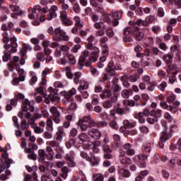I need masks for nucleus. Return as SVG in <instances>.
<instances>
[{
  "label": "nucleus",
  "instance_id": "nucleus-1",
  "mask_svg": "<svg viewBox=\"0 0 181 181\" xmlns=\"http://www.w3.org/2000/svg\"><path fill=\"white\" fill-rule=\"evenodd\" d=\"M28 111H30L31 112H35V100L29 101L28 99L23 100L22 110L18 114V117L21 119H28V124L33 128V125H37L35 122L36 119L32 117V114Z\"/></svg>",
  "mask_w": 181,
  "mask_h": 181
},
{
  "label": "nucleus",
  "instance_id": "nucleus-2",
  "mask_svg": "<svg viewBox=\"0 0 181 181\" xmlns=\"http://www.w3.org/2000/svg\"><path fill=\"white\" fill-rule=\"evenodd\" d=\"M47 147L46 151L49 153L48 156L49 160H53V153H56L55 158L56 159H63V156L60 152H64L63 147H60V144L56 141V140L48 141L46 143Z\"/></svg>",
  "mask_w": 181,
  "mask_h": 181
},
{
  "label": "nucleus",
  "instance_id": "nucleus-3",
  "mask_svg": "<svg viewBox=\"0 0 181 181\" xmlns=\"http://www.w3.org/2000/svg\"><path fill=\"white\" fill-rule=\"evenodd\" d=\"M100 97L102 99L110 98L109 100H106L103 103L104 108L108 110L114 105V103H117V97L115 91H104L100 94Z\"/></svg>",
  "mask_w": 181,
  "mask_h": 181
},
{
  "label": "nucleus",
  "instance_id": "nucleus-4",
  "mask_svg": "<svg viewBox=\"0 0 181 181\" xmlns=\"http://www.w3.org/2000/svg\"><path fill=\"white\" fill-rule=\"evenodd\" d=\"M91 62H93V59L90 55V51L85 49L81 53L77 67L79 70H82L84 66L90 67L91 66Z\"/></svg>",
  "mask_w": 181,
  "mask_h": 181
},
{
  "label": "nucleus",
  "instance_id": "nucleus-5",
  "mask_svg": "<svg viewBox=\"0 0 181 181\" xmlns=\"http://www.w3.org/2000/svg\"><path fill=\"white\" fill-rule=\"evenodd\" d=\"M163 162H170V164L173 168L176 165L178 166H181V156L176 153H170L168 154V156H163L162 157Z\"/></svg>",
  "mask_w": 181,
  "mask_h": 181
},
{
  "label": "nucleus",
  "instance_id": "nucleus-6",
  "mask_svg": "<svg viewBox=\"0 0 181 181\" xmlns=\"http://www.w3.org/2000/svg\"><path fill=\"white\" fill-rule=\"evenodd\" d=\"M1 158L4 159V161L2 158H0V173H2L6 169H9L11 163L13 162L12 159L8 158V153H3Z\"/></svg>",
  "mask_w": 181,
  "mask_h": 181
},
{
  "label": "nucleus",
  "instance_id": "nucleus-7",
  "mask_svg": "<svg viewBox=\"0 0 181 181\" xmlns=\"http://www.w3.org/2000/svg\"><path fill=\"white\" fill-rule=\"evenodd\" d=\"M180 105V102L176 100L173 102V106L168 105V103L165 100H161L160 103V106L163 110H166L167 111H170V112H173V114H176V108Z\"/></svg>",
  "mask_w": 181,
  "mask_h": 181
},
{
  "label": "nucleus",
  "instance_id": "nucleus-8",
  "mask_svg": "<svg viewBox=\"0 0 181 181\" xmlns=\"http://www.w3.org/2000/svg\"><path fill=\"white\" fill-rule=\"evenodd\" d=\"M161 125L163 127V131L161 132L160 139L166 142V141H169V139L172 138V133L168 132V123L166 121H161Z\"/></svg>",
  "mask_w": 181,
  "mask_h": 181
},
{
  "label": "nucleus",
  "instance_id": "nucleus-9",
  "mask_svg": "<svg viewBox=\"0 0 181 181\" xmlns=\"http://www.w3.org/2000/svg\"><path fill=\"white\" fill-rule=\"evenodd\" d=\"M44 98L45 104H50V101H52V103L59 101L60 100V95L57 93L52 91L51 93L49 92V95H45Z\"/></svg>",
  "mask_w": 181,
  "mask_h": 181
},
{
  "label": "nucleus",
  "instance_id": "nucleus-10",
  "mask_svg": "<svg viewBox=\"0 0 181 181\" xmlns=\"http://www.w3.org/2000/svg\"><path fill=\"white\" fill-rule=\"evenodd\" d=\"M54 35H55L57 40H69V35H67L64 30L60 29V28L54 29Z\"/></svg>",
  "mask_w": 181,
  "mask_h": 181
},
{
  "label": "nucleus",
  "instance_id": "nucleus-11",
  "mask_svg": "<svg viewBox=\"0 0 181 181\" xmlns=\"http://www.w3.org/2000/svg\"><path fill=\"white\" fill-rule=\"evenodd\" d=\"M17 39L16 37H13L12 38H11L10 42H11V45L7 44V45H4V49H6V50H9L11 53H16L17 52V47H18V42H16Z\"/></svg>",
  "mask_w": 181,
  "mask_h": 181
},
{
  "label": "nucleus",
  "instance_id": "nucleus-12",
  "mask_svg": "<svg viewBox=\"0 0 181 181\" xmlns=\"http://www.w3.org/2000/svg\"><path fill=\"white\" fill-rule=\"evenodd\" d=\"M127 167H121V165L118 166V175H119V179H128V177H131V172L128 168H126Z\"/></svg>",
  "mask_w": 181,
  "mask_h": 181
},
{
  "label": "nucleus",
  "instance_id": "nucleus-13",
  "mask_svg": "<svg viewBox=\"0 0 181 181\" xmlns=\"http://www.w3.org/2000/svg\"><path fill=\"white\" fill-rule=\"evenodd\" d=\"M16 70H18V77L14 78L13 81L15 84H19L21 81H25V70L23 69H21V66L19 64L16 65Z\"/></svg>",
  "mask_w": 181,
  "mask_h": 181
},
{
  "label": "nucleus",
  "instance_id": "nucleus-14",
  "mask_svg": "<svg viewBox=\"0 0 181 181\" xmlns=\"http://www.w3.org/2000/svg\"><path fill=\"white\" fill-rule=\"evenodd\" d=\"M75 155L76 153L74 151H70L64 156V159L66 161H67L69 168H74L76 166V162H74Z\"/></svg>",
  "mask_w": 181,
  "mask_h": 181
},
{
  "label": "nucleus",
  "instance_id": "nucleus-15",
  "mask_svg": "<svg viewBox=\"0 0 181 181\" xmlns=\"http://www.w3.org/2000/svg\"><path fill=\"white\" fill-rule=\"evenodd\" d=\"M119 161L123 167L129 166V165L132 164V160L129 157H127L124 153H120Z\"/></svg>",
  "mask_w": 181,
  "mask_h": 181
},
{
  "label": "nucleus",
  "instance_id": "nucleus-16",
  "mask_svg": "<svg viewBox=\"0 0 181 181\" xmlns=\"http://www.w3.org/2000/svg\"><path fill=\"white\" fill-rule=\"evenodd\" d=\"M60 20L65 26H71L73 21L67 17V11H64L61 12Z\"/></svg>",
  "mask_w": 181,
  "mask_h": 181
},
{
  "label": "nucleus",
  "instance_id": "nucleus-17",
  "mask_svg": "<svg viewBox=\"0 0 181 181\" xmlns=\"http://www.w3.org/2000/svg\"><path fill=\"white\" fill-rule=\"evenodd\" d=\"M10 9L13 12L11 14V18L13 19H18V15H22L23 12L21 10V8L16 5L10 4Z\"/></svg>",
  "mask_w": 181,
  "mask_h": 181
},
{
  "label": "nucleus",
  "instance_id": "nucleus-18",
  "mask_svg": "<svg viewBox=\"0 0 181 181\" xmlns=\"http://www.w3.org/2000/svg\"><path fill=\"white\" fill-rule=\"evenodd\" d=\"M77 139L78 145H79V148H83V144L88 141V135L87 134L82 132L78 134Z\"/></svg>",
  "mask_w": 181,
  "mask_h": 181
},
{
  "label": "nucleus",
  "instance_id": "nucleus-19",
  "mask_svg": "<svg viewBox=\"0 0 181 181\" xmlns=\"http://www.w3.org/2000/svg\"><path fill=\"white\" fill-rule=\"evenodd\" d=\"M63 138H66V132H64L63 127L59 126L57 127V131L56 132V140L62 142Z\"/></svg>",
  "mask_w": 181,
  "mask_h": 181
},
{
  "label": "nucleus",
  "instance_id": "nucleus-20",
  "mask_svg": "<svg viewBox=\"0 0 181 181\" xmlns=\"http://www.w3.org/2000/svg\"><path fill=\"white\" fill-rule=\"evenodd\" d=\"M90 58H92V62H96L97 59L100 56V48L98 47H93L90 49Z\"/></svg>",
  "mask_w": 181,
  "mask_h": 181
},
{
  "label": "nucleus",
  "instance_id": "nucleus-21",
  "mask_svg": "<svg viewBox=\"0 0 181 181\" xmlns=\"http://www.w3.org/2000/svg\"><path fill=\"white\" fill-rule=\"evenodd\" d=\"M88 135H90L93 139H100L101 138V132L97 129H89Z\"/></svg>",
  "mask_w": 181,
  "mask_h": 181
},
{
  "label": "nucleus",
  "instance_id": "nucleus-22",
  "mask_svg": "<svg viewBox=\"0 0 181 181\" xmlns=\"http://www.w3.org/2000/svg\"><path fill=\"white\" fill-rule=\"evenodd\" d=\"M59 11V8L56 6H53L49 11V14L47 15V21H52L54 18H57V12Z\"/></svg>",
  "mask_w": 181,
  "mask_h": 181
},
{
  "label": "nucleus",
  "instance_id": "nucleus-23",
  "mask_svg": "<svg viewBox=\"0 0 181 181\" xmlns=\"http://www.w3.org/2000/svg\"><path fill=\"white\" fill-rule=\"evenodd\" d=\"M46 158L48 160L49 158H50V156H49V153H46V151L44 149H40L38 150V160L39 162L43 163L45 160H46Z\"/></svg>",
  "mask_w": 181,
  "mask_h": 181
},
{
  "label": "nucleus",
  "instance_id": "nucleus-24",
  "mask_svg": "<svg viewBox=\"0 0 181 181\" xmlns=\"http://www.w3.org/2000/svg\"><path fill=\"white\" fill-rule=\"evenodd\" d=\"M153 19V17H152L151 16H148L146 18V21H144L142 19H139L136 22V25L137 26H149V25H151V23L149 22H152V20Z\"/></svg>",
  "mask_w": 181,
  "mask_h": 181
},
{
  "label": "nucleus",
  "instance_id": "nucleus-25",
  "mask_svg": "<svg viewBox=\"0 0 181 181\" xmlns=\"http://www.w3.org/2000/svg\"><path fill=\"white\" fill-rule=\"evenodd\" d=\"M61 95L64 97L65 101L70 102L73 100V95H76V92L74 91H62Z\"/></svg>",
  "mask_w": 181,
  "mask_h": 181
},
{
  "label": "nucleus",
  "instance_id": "nucleus-26",
  "mask_svg": "<svg viewBox=\"0 0 181 181\" xmlns=\"http://www.w3.org/2000/svg\"><path fill=\"white\" fill-rule=\"evenodd\" d=\"M124 149L125 153L128 156H134L135 155V150L132 148V145L131 144L127 143L124 145Z\"/></svg>",
  "mask_w": 181,
  "mask_h": 181
},
{
  "label": "nucleus",
  "instance_id": "nucleus-27",
  "mask_svg": "<svg viewBox=\"0 0 181 181\" xmlns=\"http://www.w3.org/2000/svg\"><path fill=\"white\" fill-rule=\"evenodd\" d=\"M83 121L88 123L89 128H95L97 127V122H95V120L91 116H84Z\"/></svg>",
  "mask_w": 181,
  "mask_h": 181
},
{
  "label": "nucleus",
  "instance_id": "nucleus-28",
  "mask_svg": "<svg viewBox=\"0 0 181 181\" xmlns=\"http://www.w3.org/2000/svg\"><path fill=\"white\" fill-rule=\"evenodd\" d=\"M65 145L67 149H71L73 145L75 146V148H78V149H80V145H78V141H77V139H69L66 142Z\"/></svg>",
  "mask_w": 181,
  "mask_h": 181
},
{
  "label": "nucleus",
  "instance_id": "nucleus-29",
  "mask_svg": "<svg viewBox=\"0 0 181 181\" xmlns=\"http://www.w3.org/2000/svg\"><path fill=\"white\" fill-rule=\"evenodd\" d=\"M143 80H144L145 84H146V86H148V90L153 91V90H155V85H153L151 83V77L149 76L145 75L143 77Z\"/></svg>",
  "mask_w": 181,
  "mask_h": 181
},
{
  "label": "nucleus",
  "instance_id": "nucleus-30",
  "mask_svg": "<svg viewBox=\"0 0 181 181\" xmlns=\"http://www.w3.org/2000/svg\"><path fill=\"white\" fill-rule=\"evenodd\" d=\"M133 35L134 36V39L136 40H138V42H141V40H144V33L139 31V28H138V27H136L134 28V31L133 33Z\"/></svg>",
  "mask_w": 181,
  "mask_h": 181
},
{
  "label": "nucleus",
  "instance_id": "nucleus-31",
  "mask_svg": "<svg viewBox=\"0 0 181 181\" xmlns=\"http://www.w3.org/2000/svg\"><path fill=\"white\" fill-rule=\"evenodd\" d=\"M86 122L84 121V117L82 119H80L77 122L78 128H80L82 132H86V131L88 129V126L86 124Z\"/></svg>",
  "mask_w": 181,
  "mask_h": 181
},
{
  "label": "nucleus",
  "instance_id": "nucleus-32",
  "mask_svg": "<svg viewBox=\"0 0 181 181\" xmlns=\"http://www.w3.org/2000/svg\"><path fill=\"white\" fill-rule=\"evenodd\" d=\"M95 37L94 35H90L88 39H87V42H85V47L87 49H91L94 47V44L93 42H94V40Z\"/></svg>",
  "mask_w": 181,
  "mask_h": 181
},
{
  "label": "nucleus",
  "instance_id": "nucleus-33",
  "mask_svg": "<svg viewBox=\"0 0 181 181\" xmlns=\"http://www.w3.org/2000/svg\"><path fill=\"white\" fill-rule=\"evenodd\" d=\"M117 112L119 115H127V114H129V112H131V108L126 105L124 108H117Z\"/></svg>",
  "mask_w": 181,
  "mask_h": 181
},
{
  "label": "nucleus",
  "instance_id": "nucleus-34",
  "mask_svg": "<svg viewBox=\"0 0 181 181\" xmlns=\"http://www.w3.org/2000/svg\"><path fill=\"white\" fill-rule=\"evenodd\" d=\"M142 151L146 155H149V153H151V151H152V144L148 142L143 145Z\"/></svg>",
  "mask_w": 181,
  "mask_h": 181
},
{
  "label": "nucleus",
  "instance_id": "nucleus-35",
  "mask_svg": "<svg viewBox=\"0 0 181 181\" xmlns=\"http://www.w3.org/2000/svg\"><path fill=\"white\" fill-rule=\"evenodd\" d=\"M79 86L78 88V91H81V90H87L88 88V83L86 81L81 79L79 81Z\"/></svg>",
  "mask_w": 181,
  "mask_h": 181
},
{
  "label": "nucleus",
  "instance_id": "nucleus-36",
  "mask_svg": "<svg viewBox=\"0 0 181 181\" xmlns=\"http://www.w3.org/2000/svg\"><path fill=\"white\" fill-rule=\"evenodd\" d=\"M164 118L165 119H167L168 122H173V124H177V120L176 119H174L173 117H172V115L169 112H165L164 114Z\"/></svg>",
  "mask_w": 181,
  "mask_h": 181
},
{
  "label": "nucleus",
  "instance_id": "nucleus-37",
  "mask_svg": "<svg viewBox=\"0 0 181 181\" xmlns=\"http://www.w3.org/2000/svg\"><path fill=\"white\" fill-rule=\"evenodd\" d=\"M45 129L49 132H53V120L52 119H47V124L45 126Z\"/></svg>",
  "mask_w": 181,
  "mask_h": 181
},
{
  "label": "nucleus",
  "instance_id": "nucleus-38",
  "mask_svg": "<svg viewBox=\"0 0 181 181\" xmlns=\"http://www.w3.org/2000/svg\"><path fill=\"white\" fill-rule=\"evenodd\" d=\"M13 28V23L8 22L7 23H3L1 25V30L4 32H6L7 30H11Z\"/></svg>",
  "mask_w": 181,
  "mask_h": 181
},
{
  "label": "nucleus",
  "instance_id": "nucleus-39",
  "mask_svg": "<svg viewBox=\"0 0 181 181\" xmlns=\"http://www.w3.org/2000/svg\"><path fill=\"white\" fill-rule=\"evenodd\" d=\"M66 58L68 59V63L72 66H74L77 61L76 60V57L71 54L66 53Z\"/></svg>",
  "mask_w": 181,
  "mask_h": 181
},
{
  "label": "nucleus",
  "instance_id": "nucleus-40",
  "mask_svg": "<svg viewBox=\"0 0 181 181\" xmlns=\"http://www.w3.org/2000/svg\"><path fill=\"white\" fill-rule=\"evenodd\" d=\"M163 60L165 62V64H170L173 62V57L170 54H166L163 55Z\"/></svg>",
  "mask_w": 181,
  "mask_h": 181
},
{
  "label": "nucleus",
  "instance_id": "nucleus-41",
  "mask_svg": "<svg viewBox=\"0 0 181 181\" xmlns=\"http://www.w3.org/2000/svg\"><path fill=\"white\" fill-rule=\"evenodd\" d=\"M73 119V116L72 115H67L66 116V120L64 122L63 127L64 128H69L70 127V121Z\"/></svg>",
  "mask_w": 181,
  "mask_h": 181
},
{
  "label": "nucleus",
  "instance_id": "nucleus-42",
  "mask_svg": "<svg viewBox=\"0 0 181 181\" xmlns=\"http://www.w3.org/2000/svg\"><path fill=\"white\" fill-rule=\"evenodd\" d=\"M3 57H2V60L4 62H8V60H11L12 59V57L11 56V53H8V52H6V50H4L3 52Z\"/></svg>",
  "mask_w": 181,
  "mask_h": 181
},
{
  "label": "nucleus",
  "instance_id": "nucleus-43",
  "mask_svg": "<svg viewBox=\"0 0 181 181\" xmlns=\"http://www.w3.org/2000/svg\"><path fill=\"white\" fill-rule=\"evenodd\" d=\"M169 5H175L178 9L181 8V0H168Z\"/></svg>",
  "mask_w": 181,
  "mask_h": 181
},
{
  "label": "nucleus",
  "instance_id": "nucleus-44",
  "mask_svg": "<svg viewBox=\"0 0 181 181\" xmlns=\"http://www.w3.org/2000/svg\"><path fill=\"white\" fill-rule=\"evenodd\" d=\"M52 120L55 124H60V122H62V115L60 113L54 115L52 116Z\"/></svg>",
  "mask_w": 181,
  "mask_h": 181
},
{
  "label": "nucleus",
  "instance_id": "nucleus-45",
  "mask_svg": "<svg viewBox=\"0 0 181 181\" xmlns=\"http://www.w3.org/2000/svg\"><path fill=\"white\" fill-rule=\"evenodd\" d=\"M80 78H81V72H76L74 74V83L78 84L80 83Z\"/></svg>",
  "mask_w": 181,
  "mask_h": 181
},
{
  "label": "nucleus",
  "instance_id": "nucleus-46",
  "mask_svg": "<svg viewBox=\"0 0 181 181\" xmlns=\"http://www.w3.org/2000/svg\"><path fill=\"white\" fill-rule=\"evenodd\" d=\"M93 179V181H104V175L101 173L94 174Z\"/></svg>",
  "mask_w": 181,
  "mask_h": 181
},
{
  "label": "nucleus",
  "instance_id": "nucleus-47",
  "mask_svg": "<svg viewBox=\"0 0 181 181\" xmlns=\"http://www.w3.org/2000/svg\"><path fill=\"white\" fill-rule=\"evenodd\" d=\"M139 77H140L139 74L136 73V74H134L133 75H130L129 76V80L131 83H135L136 81H137Z\"/></svg>",
  "mask_w": 181,
  "mask_h": 181
},
{
  "label": "nucleus",
  "instance_id": "nucleus-48",
  "mask_svg": "<svg viewBox=\"0 0 181 181\" xmlns=\"http://www.w3.org/2000/svg\"><path fill=\"white\" fill-rule=\"evenodd\" d=\"M123 124L129 129H131V128H134V127H135V123L129 122V120L127 119L123 121Z\"/></svg>",
  "mask_w": 181,
  "mask_h": 181
},
{
  "label": "nucleus",
  "instance_id": "nucleus-49",
  "mask_svg": "<svg viewBox=\"0 0 181 181\" xmlns=\"http://www.w3.org/2000/svg\"><path fill=\"white\" fill-rule=\"evenodd\" d=\"M74 21L75 22L76 26L78 28H83L84 25H83V23H81V20L80 19V17L78 16H75L74 18Z\"/></svg>",
  "mask_w": 181,
  "mask_h": 181
},
{
  "label": "nucleus",
  "instance_id": "nucleus-50",
  "mask_svg": "<svg viewBox=\"0 0 181 181\" xmlns=\"http://www.w3.org/2000/svg\"><path fill=\"white\" fill-rule=\"evenodd\" d=\"M113 139L117 144V146L119 148L121 146V136H119L118 134H114Z\"/></svg>",
  "mask_w": 181,
  "mask_h": 181
},
{
  "label": "nucleus",
  "instance_id": "nucleus-51",
  "mask_svg": "<svg viewBox=\"0 0 181 181\" xmlns=\"http://www.w3.org/2000/svg\"><path fill=\"white\" fill-rule=\"evenodd\" d=\"M112 16L114 19L119 21L122 18V12L121 11H115L112 13Z\"/></svg>",
  "mask_w": 181,
  "mask_h": 181
},
{
  "label": "nucleus",
  "instance_id": "nucleus-52",
  "mask_svg": "<svg viewBox=\"0 0 181 181\" xmlns=\"http://www.w3.org/2000/svg\"><path fill=\"white\" fill-rule=\"evenodd\" d=\"M95 12H98V13H101V15H104L105 13V10L101 5L98 4L97 6L94 7Z\"/></svg>",
  "mask_w": 181,
  "mask_h": 181
},
{
  "label": "nucleus",
  "instance_id": "nucleus-53",
  "mask_svg": "<svg viewBox=\"0 0 181 181\" xmlns=\"http://www.w3.org/2000/svg\"><path fill=\"white\" fill-rule=\"evenodd\" d=\"M34 129V132L35 134H43V132L45 131L44 128H41L37 124L33 125V127Z\"/></svg>",
  "mask_w": 181,
  "mask_h": 181
},
{
  "label": "nucleus",
  "instance_id": "nucleus-54",
  "mask_svg": "<svg viewBox=\"0 0 181 181\" xmlns=\"http://www.w3.org/2000/svg\"><path fill=\"white\" fill-rule=\"evenodd\" d=\"M108 54H109L108 49H104L102 51V56L100 57L99 59L107 62V57H108Z\"/></svg>",
  "mask_w": 181,
  "mask_h": 181
},
{
  "label": "nucleus",
  "instance_id": "nucleus-55",
  "mask_svg": "<svg viewBox=\"0 0 181 181\" xmlns=\"http://www.w3.org/2000/svg\"><path fill=\"white\" fill-rule=\"evenodd\" d=\"M52 132L45 131L42 134L43 138L45 139H52L53 138V134L51 133Z\"/></svg>",
  "mask_w": 181,
  "mask_h": 181
},
{
  "label": "nucleus",
  "instance_id": "nucleus-56",
  "mask_svg": "<svg viewBox=\"0 0 181 181\" xmlns=\"http://www.w3.org/2000/svg\"><path fill=\"white\" fill-rule=\"evenodd\" d=\"M81 95L83 98H87L88 97V92L87 91H82L81 92V95H79L78 96H77L76 99L78 101H81V100H83L81 98Z\"/></svg>",
  "mask_w": 181,
  "mask_h": 181
},
{
  "label": "nucleus",
  "instance_id": "nucleus-57",
  "mask_svg": "<svg viewBox=\"0 0 181 181\" xmlns=\"http://www.w3.org/2000/svg\"><path fill=\"white\" fill-rule=\"evenodd\" d=\"M9 175H11V170H6V175L5 174H1L0 176V180H6L7 179H9Z\"/></svg>",
  "mask_w": 181,
  "mask_h": 181
},
{
  "label": "nucleus",
  "instance_id": "nucleus-58",
  "mask_svg": "<svg viewBox=\"0 0 181 181\" xmlns=\"http://www.w3.org/2000/svg\"><path fill=\"white\" fill-rule=\"evenodd\" d=\"M73 9L75 13H80L81 12V8H80V4H78V3H75L74 4Z\"/></svg>",
  "mask_w": 181,
  "mask_h": 181
},
{
  "label": "nucleus",
  "instance_id": "nucleus-59",
  "mask_svg": "<svg viewBox=\"0 0 181 181\" xmlns=\"http://www.w3.org/2000/svg\"><path fill=\"white\" fill-rule=\"evenodd\" d=\"M158 121H159V118H158V117H151L147 118V122H148V124H155V122H158Z\"/></svg>",
  "mask_w": 181,
  "mask_h": 181
},
{
  "label": "nucleus",
  "instance_id": "nucleus-60",
  "mask_svg": "<svg viewBox=\"0 0 181 181\" xmlns=\"http://www.w3.org/2000/svg\"><path fill=\"white\" fill-rule=\"evenodd\" d=\"M36 57L38 59V60H40V62H45V60H46V58H45V54H43V52H37Z\"/></svg>",
  "mask_w": 181,
  "mask_h": 181
},
{
  "label": "nucleus",
  "instance_id": "nucleus-61",
  "mask_svg": "<svg viewBox=\"0 0 181 181\" xmlns=\"http://www.w3.org/2000/svg\"><path fill=\"white\" fill-rule=\"evenodd\" d=\"M176 100V95L174 94L168 95L167 96V103H171Z\"/></svg>",
  "mask_w": 181,
  "mask_h": 181
},
{
  "label": "nucleus",
  "instance_id": "nucleus-62",
  "mask_svg": "<svg viewBox=\"0 0 181 181\" xmlns=\"http://www.w3.org/2000/svg\"><path fill=\"white\" fill-rule=\"evenodd\" d=\"M85 13L87 15V16H92V15L94 13V11L91 7H86L85 8Z\"/></svg>",
  "mask_w": 181,
  "mask_h": 181
},
{
  "label": "nucleus",
  "instance_id": "nucleus-63",
  "mask_svg": "<svg viewBox=\"0 0 181 181\" xmlns=\"http://www.w3.org/2000/svg\"><path fill=\"white\" fill-rule=\"evenodd\" d=\"M62 177L64 179H66V177H67V175H69V168L67 167H64L62 169Z\"/></svg>",
  "mask_w": 181,
  "mask_h": 181
},
{
  "label": "nucleus",
  "instance_id": "nucleus-64",
  "mask_svg": "<svg viewBox=\"0 0 181 181\" xmlns=\"http://www.w3.org/2000/svg\"><path fill=\"white\" fill-rule=\"evenodd\" d=\"M123 104L124 105H129V107H135V101L134 100L129 101L128 100H124Z\"/></svg>",
  "mask_w": 181,
  "mask_h": 181
}]
</instances>
